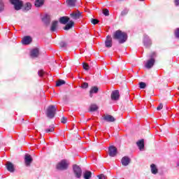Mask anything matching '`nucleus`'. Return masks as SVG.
I'll return each instance as SVG.
<instances>
[{
  "instance_id": "38",
  "label": "nucleus",
  "mask_w": 179,
  "mask_h": 179,
  "mask_svg": "<svg viewBox=\"0 0 179 179\" xmlns=\"http://www.w3.org/2000/svg\"><path fill=\"white\" fill-rule=\"evenodd\" d=\"M174 34L176 38H179V28H177L175 31Z\"/></svg>"
},
{
  "instance_id": "7",
  "label": "nucleus",
  "mask_w": 179,
  "mask_h": 179,
  "mask_svg": "<svg viewBox=\"0 0 179 179\" xmlns=\"http://www.w3.org/2000/svg\"><path fill=\"white\" fill-rule=\"evenodd\" d=\"M118 152L117 148L114 145H110L108 148V155L110 157H115L117 153Z\"/></svg>"
},
{
  "instance_id": "33",
  "label": "nucleus",
  "mask_w": 179,
  "mask_h": 179,
  "mask_svg": "<svg viewBox=\"0 0 179 179\" xmlns=\"http://www.w3.org/2000/svg\"><path fill=\"white\" fill-rule=\"evenodd\" d=\"M128 12H129V10L127 8L124 9L121 12V16H125V15H128Z\"/></svg>"
},
{
  "instance_id": "37",
  "label": "nucleus",
  "mask_w": 179,
  "mask_h": 179,
  "mask_svg": "<svg viewBox=\"0 0 179 179\" xmlns=\"http://www.w3.org/2000/svg\"><path fill=\"white\" fill-rule=\"evenodd\" d=\"M54 127H50L49 129H46L45 131L46 133H48V132H54Z\"/></svg>"
},
{
  "instance_id": "12",
  "label": "nucleus",
  "mask_w": 179,
  "mask_h": 179,
  "mask_svg": "<svg viewBox=\"0 0 179 179\" xmlns=\"http://www.w3.org/2000/svg\"><path fill=\"white\" fill-rule=\"evenodd\" d=\"M70 16L74 20H78V19H80V17H82V13H80L79 11H78L77 13L73 12L70 14Z\"/></svg>"
},
{
  "instance_id": "36",
  "label": "nucleus",
  "mask_w": 179,
  "mask_h": 179,
  "mask_svg": "<svg viewBox=\"0 0 179 179\" xmlns=\"http://www.w3.org/2000/svg\"><path fill=\"white\" fill-rule=\"evenodd\" d=\"M139 87L140 89H145V87H146V83L143 82L139 83Z\"/></svg>"
},
{
  "instance_id": "32",
  "label": "nucleus",
  "mask_w": 179,
  "mask_h": 179,
  "mask_svg": "<svg viewBox=\"0 0 179 179\" xmlns=\"http://www.w3.org/2000/svg\"><path fill=\"white\" fill-rule=\"evenodd\" d=\"M157 57V54H156V52H152L149 55L150 59H155Z\"/></svg>"
},
{
  "instance_id": "31",
  "label": "nucleus",
  "mask_w": 179,
  "mask_h": 179,
  "mask_svg": "<svg viewBox=\"0 0 179 179\" xmlns=\"http://www.w3.org/2000/svg\"><path fill=\"white\" fill-rule=\"evenodd\" d=\"M62 85H65V80H59L57 83H56V86L57 87H59V86H62Z\"/></svg>"
},
{
  "instance_id": "5",
  "label": "nucleus",
  "mask_w": 179,
  "mask_h": 179,
  "mask_svg": "<svg viewBox=\"0 0 179 179\" xmlns=\"http://www.w3.org/2000/svg\"><path fill=\"white\" fill-rule=\"evenodd\" d=\"M68 162L66 159H63L57 164V170L64 171L68 169Z\"/></svg>"
},
{
  "instance_id": "16",
  "label": "nucleus",
  "mask_w": 179,
  "mask_h": 179,
  "mask_svg": "<svg viewBox=\"0 0 179 179\" xmlns=\"http://www.w3.org/2000/svg\"><path fill=\"white\" fill-rule=\"evenodd\" d=\"M111 99H112V100H115V101L119 100L120 91H118V90L113 91L111 94Z\"/></svg>"
},
{
  "instance_id": "48",
  "label": "nucleus",
  "mask_w": 179,
  "mask_h": 179,
  "mask_svg": "<svg viewBox=\"0 0 179 179\" xmlns=\"http://www.w3.org/2000/svg\"><path fill=\"white\" fill-rule=\"evenodd\" d=\"M178 90H179V87H178Z\"/></svg>"
},
{
  "instance_id": "42",
  "label": "nucleus",
  "mask_w": 179,
  "mask_h": 179,
  "mask_svg": "<svg viewBox=\"0 0 179 179\" xmlns=\"http://www.w3.org/2000/svg\"><path fill=\"white\" fill-rule=\"evenodd\" d=\"M67 120H68V119H66V117H63L62 118L61 122H62V124H66Z\"/></svg>"
},
{
  "instance_id": "11",
  "label": "nucleus",
  "mask_w": 179,
  "mask_h": 179,
  "mask_svg": "<svg viewBox=\"0 0 179 179\" xmlns=\"http://www.w3.org/2000/svg\"><path fill=\"white\" fill-rule=\"evenodd\" d=\"M24 162H25L26 166H30V164H31L33 162V158L31 157V155L29 154H26L24 157Z\"/></svg>"
},
{
  "instance_id": "20",
  "label": "nucleus",
  "mask_w": 179,
  "mask_h": 179,
  "mask_svg": "<svg viewBox=\"0 0 179 179\" xmlns=\"http://www.w3.org/2000/svg\"><path fill=\"white\" fill-rule=\"evenodd\" d=\"M43 22L45 23V24H46L47 26H48V24H50V22H51V17L48 15H45L43 19H42Z\"/></svg>"
},
{
  "instance_id": "30",
  "label": "nucleus",
  "mask_w": 179,
  "mask_h": 179,
  "mask_svg": "<svg viewBox=\"0 0 179 179\" xmlns=\"http://www.w3.org/2000/svg\"><path fill=\"white\" fill-rule=\"evenodd\" d=\"M97 110H99V107L96 104H92L90 107V111L91 112L97 111Z\"/></svg>"
},
{
  "instance_id": "40",
  "label": "nucleus",
  "mask_w": 179,
  "mask_h": 179,
  "mask_svg": "<svg viewBox=\"0 0 179 179\" xmlns=\"http://www.w3.org/2000/svg\"><path fill=\"white\" fill-rule=\"evenodd\" d=\"M38 76H40L41 78H43V76H44V71H43V70H40V71H38Z\"/></svg>"
},
{
  "instance_id": "2",
  "label": "nucleus",
  "mask_w": 179,
  "mask_h": 179,
  "mask_svg": "<svg viewBox=\"0 0 179 179\" xmlns=\"http://www.w3.org/2000/svg\"><path fill=\"white\" fill-rule=\"evenodd\" d=\"M55 113H57V108L55 106L50 105L48 107L46 111L48 118H50V120L54 118V117H55Z\"/></svg>"
},
{
  "instance_id": "26",
  "label": "nucleus",
  "mask_w": 179,
  "mask_h": 179,
  "mask_svg": "<svg viewBox=\"0 0 179 179\" xmlns=\"http://www.w3.org/2000/svg\"><path fill=\"white\" fill-rule=\"evenodd\" d=\"M150 167H151V172L152 174H156L157 173H158L159 170L157 169V167L155 164H152L150 165Z\"/></svg>"
},
{
  "instance_id": "14",
  "label": "nucleus",
  "mask_w": 179,
  "mask_h": 179,
  "mask_svg": "<svg viewBox=\"0 0 179 179\" xmlns=\"http://www.w3.org/2000/svg\"><path fill=\"white\" fill-rule=\"evenodd\" d=\"M30 55L31 58H37L40 55V50L38 48H34L31 50Z\"/></svg>"
},
{
  "instance_id": "6",
  "label": "nucleus",
  "mask_w": 179,
  "mask_h": 179,
  "mask_svg": "<svg viewBox=\"0 0 179 179\" xmlns=\"http://www.w3.org/2000/svg\"><path fill=\"white\" fill-rule=\"evenodd\" d=\"M143 43L145 48H150L152 47V39L147 34H144Z\"/></svg>"
},
{
  "instance_id": "47",
  "label": "nucleus",
  "mask_w": 179,
  "mask_h": 179,
  "mask_svg": "<svg viewBox=\"0 0 179 179\" xmlns=\"http://www.w3.org/2000/svg\"><path fill=\"white\" fill-rule=\"evenodd\" d=\"M139 1H145V0H139Z\"/></svg>"
},
{
  "instance_id": "29",
  "label": "nucleus",
  "mask_w": 179,
  "mask_h": 179,
  "mask_svg": "<svg viewBox=\"0 0 179 179\" xmlns=\"http://www.w3.org/2000/svg\"><path fill=\"white\" fill-rule=\"evenodd\" d=\"M5 10V1L3 0H0V13Z\"/></svg>"
},
{
  "instance_id": "34",
  "label": "nucleus",
  "mask_w": 179,
  "mask_h": 179,
  "mask_svg": "<svg viewBox=\"0 0 179 179\" xmlns=\"http://www.w3.org/2000/svg\"><path fill=\"white\" fill-rule=\"evenodd\" d=\"M80 87H81L82 89H87V87H89V83H83L81 85Z\"/></svg>"
},
{
  "instance_id": "28",
  "label": "nucleus",
  "mask_w": 179,
  "mask_h": 179,
  "mask_svg": "<svg viewBox=\"0 0 179 179\" xmlns=\"http://www.w3.org/2000/svg\"><path fill=\"white\" fill-rule=\"evenodd\" d=\"M83 176L85 179H90L92 178V172L90 171H85Z\"/></svg>"
},
{
  "instance_id": "24",
  "label": "nucleus",
  "mask_w": 179,
  "mask_h": 179,
  "mask_svg": "<svg viewBox=\"0 0 179 179\" xmlns=\"http://www.w3.org/2000/svg\"><path fill=\"white\" fill-rule=\"evenodd\" d=\"M66 2L70 8H73L76 5V0H66Z\"/></svg>"
},
{
  "instance_id": "3",
  "label": "nucleus",
  "mask_w": 179,
  "mask_h": 179,
  "mask_svg": "<svg viewBox=\"0 0 179 179\" xmlns=\"http://www.w3.org/2000/svg\"><path fill=\"white\" fill-rule=\"evenodd\" d=\"M11 5L14 6L15 10H20L23 6V1L21 0H9Z\"/></svg>"
},
{
  "instance_id": "18",
  "label": "nucleus",
  "mask_w": 179,
  "mask_h": 179,
  "mask_svg": "<svg viewBox=\"0 0 179 179\" xmlns=\"http://www.w3.org/2000/svg\"><path fill=\"white\" fill-rule=\"evenodd\" d=\"M22 10L24 12H27V11L30 10V9H31V3L27 2L24 5L22 4Z\"/></svg>"
},
{
  "instance_id": "44",
  "label": "nucleus",
  "mask_w": 179,
  "mask_h": 179,
  "mask_svg": "<svg viewBox=\"0 0 179 179\" xmlns=\"http://www.w3.org/2000/svg\"><path fill=\"white\" fill-rule=\"evenodd\" d=\"M99 179H107V178H106V176H104V174H101L98 176Z\"/></svg>"
},
{
  "instance_id": "8",
  "label": "nucleus",
  "mask_w": 179,
  "mask_h": 179,
  "mask_svg": "<svg viewBox=\"0 0 179 179\" xmlns=\"http://www.w3.org/2000/svg\"><path fill=\"white\" fill-rule=\"evenodd\" d=\"M102 118L103 121H106V122H114L115 121V118L111 115H103Z\"/></svg>"
},
{
  "instance_id": "27",
  "label": "nucleus",
  "mask_w": 179,
  "mask_h": 179,
  "mask_svg": "<svg viewBox=\"0 0 179 179\" xmlns=\"http://www.w3.org/2000/svg\"><path fill=\"white\" fill-rule=\"evenodd\" d=\"M44 5V0H36L35 1V6L36 8H40V6H43Z\"/></svg>"
},
{
  "instance_id": "23",
  "label": "nucleus",
  "mask_w": 179,
  "mask_h": 179,
  "mask_svg": "<svg viewBox=\"0 0 179 179\" xmlns=\"http://www.w3.org/2000/svg\"><path fill=\"white\" fill-rule=\"evenodd\" d=\"M69 20H70V18L66 16H64L59 18V22L60 23H62V24H66V23L69 22Z\"/></svg>"
},
{
  "instance_id": "9",
  "label": "nucleus",
  "mask_w": 179,
  "mask_h": 179,
  "mask_svg": "<svg viewBox=\"0 0 179 179\" xmlns=\"http://www.w3.org/2000/svg\"><path fill=\"white\" fill-rule=\"evenodd\" d=\"M155 62L156 59H150L145 63V66L147 69H151V68H153V66L155 65Z\"/></svg>"
},
{
  "instance_id": "4",
  "label": "nucleus",
  "mask_w": 179,
  "mask_h": 179,
  "mask_svg": "<svg viewBox=\"0 0 179 179\" xmlns=\"http://www.w3.org/2000/svg\"><path fill=\"white\" fill-rule=\"evenodd\" d=\"M73 174L76 178H80L82 177V169L80 166L76 164L73 166Z\"/></svg>"
},
{
  "instance_id": "41",
  "label": "nucleus",
  "mask_w": 179,
  "mask_h": 179,
  "mask_svg": "<svg viewBox=\"0 0 179 179\" xmlns=\"http://www.w3.org/2000/svg\"><path fill=\"white\" fill-rule=\"evenodd\" d=\"M91 22H92V24H97V23H99V20L92 19Z\"/></svg>"
},
{
  "instance_id": "1",
  "label": "nucleus",
  "mask_w": 179,
  "mask_h": 179,
  "mask_svg": "<svg viewBox=\"0 0 179 179\" xmlns=\"http://www.w3.org/2000/svg\"><path fill=\"white\" fill-rule=\"evenodd\" d=\"M113 38L118 40L120 44H124L128 40V35L121 30L116 31L113 34Z\"/></svg>"
},
{
  "instance_id": "19",
  "label": "nucleus",
  "mask_w": 179,
  "mask_h": 179,
  "mask_svg": "<svg viewBox=\"0 0 179 179\" xmlns=\"http://www.w3.org/2000/svg\"><path fill=\"white\" fill-rule=\"evenodd\" d=\"M136 145L138 146L140 150H143V149H145V141L143 139L138 141L136 143Z\"/></svg>"
},
{
  "instance_id": "15",
  "label": "nucleus",
  "mask_w": 179,
  "mask_h": 179,
  "mask_svg": "<svg viewBox=\"0 0 179 179\" xmlns=\"http://www.w3.org/2000/svg\"><path fill=\"white\" fill-rule=\"evenodd\" d=\"M6 167L8 170V171H10V173H14L15 172V166H13V164L10 162H7L6 164Z\"/></svg>"
},
{
  "instance_id": "43",
  "label": "nucleus",
  "mask_w": 179,
  "mask_h": 179,
  "mask_svg": "<svg viewBox=\"0 0 179 179\" xmlns=\"http://www.w3.org/2000/svg\"><path fill=\"white\" fill-rule=\"evenodd\" d=\"M60 47H62V48H65V47H66V43L61 42L60 43Z\"/></svg>"
},
{
  "instance_id": "46",
  "label": "nucleus",
  "mask_w": 179,
  "mask_h": 179,
  "mask_svg": "<svg viewBox=\"0 0 179 179\" xmlns=\"http://www.w3.org/2000/svg\"><path fill=\"white\" fill-rule=\"evenodd\" d=\"M175 5H176V6H178V5H179V0H175Z\"/></svg>"
},
{
  "instance_id": "13",
  "label": "nucleus",
  "mask_w": 179,
  "mask_h": 179,
  "mask_svg": "<svg viewBox=\"0 0 179 179\" xmlns=\"http://www.w3.org/2000/svg\"><path fill=\"white\" fill-rule=\"evenodd\" d=\"M105 45L107 48H111L113 47V38L110 36L106 37Z\"/></svg>"
},
{
  "instance_id": "39",
  "label": "nucleus",
  "mask_w": 179,
  "mask_h": 179,
  "mask_svg": "<svg viewBox=\"0 0 179 179\" xmlns=\"http://www.w3.org/2000/svg\"><path fill=\"white\" fill-rule=\"evenodd\" d=\"M83 69H85V71H89V64H86V63H83Z\"/></svg>"
},
{
  "instance_id": "35",
  "label": "nucleus",
  "mask_w": 179,
  "mask_h": 179,
  "mask_svg": "<svg viewBox=\"0 0 179 179\" xmlns=\"http://www.w3.org/2000/svg\"><path fill=\"white\" fill-rule=\"evenodd\" d=\"M103 14L105 16H108L110 15V11H108V9L105 8L103 10Z\"/></svg>"
},
{
  "instance_id": "17",
  "label": "nucleus",
  "mask_w": 179,
  "mask_h": 179,
  "mask_svg": "<svg viewBox=\"0 0 179 179\" xmlns=\"http://www.w3.org/2000/svg\"><path fill=\"white\" fill-rule=\"evenodd\" d=\"M121 163L122 166H128L131 163V159L125 156L122 158Z\"/></svg>"
},
{
  "instance_id": "22",
  "label": "nucleus",
  "mask_w": 179,
  "mask_h": 179,
  "mask_svg": "<svg viewBox=\"0 0 179 179\" xmlns=\"http://www.w3.org/2000/svg\"><path fill=\"white\" fill-rule=\"evenodd\" d=\"M58 27V21H53L50 27V31L54 32L57 31V28Z\"/></svg>"
},
{
  "instance_id": "25",
  "label": "nucleus",
  "mask_w": 179,
  "mask_h": 179,
  "mask_svg": "<svg viewBox=\"0 0 179 179\" xmlns=\"http://www.w3.org/2000/svg\"><path fill=\"white\" fill-rule=\"evenodd\" d=\"M74 22L73 21L71 20L69 23L66 24V26L64 27V30H69L70 29H72L73 27Z\"/></svg>"
},
{
  "instance_id": "45",
  "label": "nucleus",
  "mask_w": 179,
  "mask_h": 179,
  "mask_svg": "<svg viewBox=\"0 0 179 179\" xmlns=\"http://www.w3.org/2000/svg\"><path fill=\"white\" fill-rule=\"evenodd\" d=\"M162 108H163V103H160V104L157 106V110L158 111H160V110H162Z\"/></svg>"
},
{
  "instance_id": "10",
  "label": "nucleus",
  "mask_w": 179,
  "mask_h": 179,
  "mask_svg": "<svg viewBox=\"0 0 179 179\" xmlns=\"http://www.w3.org/2000/svg\"><path fill=\"white\" fill-rule=\"evenodd\" d=\"M31 41H33V38H31V36H27L22 38V43L24 45H29V44H30Z\"/></svg>"
},
{
  "instance_id": "21",
  "label": "nucleus",
  "mask_w": 179,
  "mask_h": 179,
  "mask_svg": "<svg viewBox=\"0 0 179 179\" xmlns=\"http://www.w3.org/2000/svg\"><path fill=\"white\" fill-rule=\"evenodd\" d=\"M93 93H99V88L97 87L94 86L91 88L90 90V97H93Z\"/></svg>"
}]
</instances>
